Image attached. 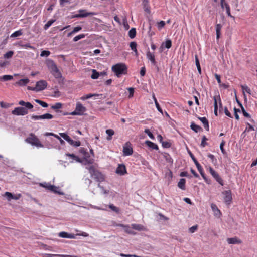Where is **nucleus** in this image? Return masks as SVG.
<instances>
[{
  "label": "nucleus",
  "mask_w": 257,
  "mask_h": 257,
  "mask_svg": "<svg viewBox=\"0 0 257 257\" xmlns=\"http://www.w3.org/2000/svg\"><path fill=\"white\" fill-rule=\"evenodd\" d=\"M46 65L51 73L56 78H61L62 75L54 61L51 59H47L46 61Z\"/></svg>",
  "instance_id": "obj_1"
},
{
  "label": "nucleus",
  "mask_w": 257,
  "mask_h": 257,
  "mask_svg": "<svg viewBox=\"0 0 257 257\" xmlns=\"http://www.w3.org/2000/svg\"><path fill=\"white\" fill-rule=\"evenodd\" d=\"M86 168L89 170L91 176L97 182H101L105 180V176L99 170H96L93 166L86 167Z\"/></svg>",
  "instance_id": "obj_2"
},
{
  "label": "nucleus",
  "mask_w": 257,
  "mask_h": 257,
  "mask_svg": "<svg viewBox=\"0 0 257 257\" xmlns=\"http://www.w3.org/2000/svg\"><path fill=\"white\" fill-rule=\"evenodd\" d=\"M112 70L117 77H120L122 74H127V68L124 63H118L112 67Z\"/></svg>",
  "instance_id": "obj_3"
},
{
  "label": "nucleus",
  "mask_w": 257,
  "mask_h": 257,
  "mask_svg": "<svg viewBox=\"0 0 257 257\" xmlns=\"http://www.w3.org/2000/svg\"><path fill=\"white\" fill-rule=\"evenodd\" d=\"M26 142L37 147H43L44 146L40 142L39 139L34 134L31 133L29 137L25 139Z\"/></svg>",
  "instance_id": "obj_4"
},
{
  "label": "nucleus",
  "mask_w": 257,
  "mask_h": 257,
  "mask_svg": "<svg viewBox=\"0 0 257 257\" xmlns=\"http://www.w3.org/2000/svg\"><path fill=\"white\" fill-rule=\"evenodd\" d=\"M39 185L42 187L46 188V189L59 195H63L64 193L62 192L57 191V189L59 188V187H56L54 185H51L50 183H40Z\"/></svg>",
  "instance_id": "obj_5"
},
{
  "label": "nucleus",
  "mask_w": 257,
  "mask_h": 257,
  "mask_svg": "<svg viewBox=\"0 0 257 257\" xmlns=\"http://www.w3.org/2000/svg\"><path fill=\"white\" fill-rule=\"evenodd\" d=\"M29 109L23 107H18L12 111V113L15 115H25L28 113Z\"/></svg>",
  "instance_id": "obj_6"
},
{
  "label": "nucleus",
  "mask_w": 257,
  "mask_h": 257,
  "mask_svg": "<svg viewBox=\"0 0 257 257\" xmlns=\"http://www.w3.org/2000/svg\"><path fill=\"white\" fill-rule=\"evenodd\" d=\"M222 193L224 196L223 199L224 203L227 205H230L232 200V193L231 190H229L224 191Z\"/></svg>",
  "instance_id": "obj_7"
},
{
  "label": "nucleus",
  "mask_w": 257,
  "mask_h": 257,
  "mask_svg": "<svg viewBox=\"0 0 257 257\" xmlns=\"http://www.w3.org/2000/svg\"><path fill=\"white\" fill-rule=\"evenodd\" d=\"M79 14L72 15L71 18L86 17L89 16H92L94 14V13L92 12H86L85 10H79Z\"/></svg>",
  "instance_id": "obj_8"
},
{
  "label": "nucleus",
  "mask_w": 257,
  "mask_h": 257,
  "mask_svg": "<svg viewBox=\"0 0 257 257\" xmlns=\"http://www.w3.org/2000/svg\"><path fill=\"white\" fill-rule=\"evenodd\" d=\"M133 153V148L131 146L129 142H126L123 148V153L124 156L131 155Z\"/></svg>",
  "instance_id": "obj_9"
},
{
  "label": "nucleus",
  "mask_w": 257,
  "mask_h": 257,
  "mask_svg": "<svg viewBox=\"0 0 257 257\" xmlns=\"http://www.w3.org/2000/svg\"><path fill=\"white\" fill-rule=\"evenodd\" d=\"M47 86V82L45 80H41L37 82L36 87L37 88V91H40L44 90Z\"/></svg>",
  "instance_id": "obj_10"
},
{
  "label": "nucleus",
  "mask_w": 257,
  "mask_h": 257,
  "mask_svg": "<svg viewBox=\"0 0 257 257\" xmlns=\"http://www.w3.org/2000/svg\"><path fill=\"white\" fill-rule=\"evenodd\" d=\"M115 172L120 175H124L126 174V169L124 164H119L116 168Z\"/></svg>",
  "instance_id": "obj_11"
},
{
  "label": "nucleus",
  "mask_w": 257,
  "mask_h": 257,
  "mask_svg": "<svg viewBox=\"0 0 257 257\" xmlns=\"http://www.w3.org/2000/svg\"><path fill=\"white\" fill-rule=\"evenodd\" d=\"M240 87L242 90L244 101H247V97L245 94V92L249 94H251V90L247 85H241Z\"/></svg>",
  "instance_id": "obj_12"
},
{
  "label": "nucleus",
  "mask_w": 257,
  "mask_h": 257,
  "mask_svg": "<svg viewBox=\"0 0 257 257\" xmlns=\"http://www.w3.org/2000/svg\"><path fill=\"white\" fill-rule=\"evenodd\" d=\"M59 236L62 238H76V235L74 234L68 233L66 232L62 231L59 233Z\"/></svg>",
  "instance_id": "obj_13"
},
{
  "label": "nucleus",
  "mask_w": 257,
  "mask_h": 257,
  "mask_svg": "<svg viewBox=\"0 0 257 257\" xmlns=\"http://www.w3.org/2000/svg\"><path fill=\"white\" fill-rule=\"evenodd\" d=\"M19 104L21 106H24L26 108L29 109L31 111H33V105L29 102H25L23 100H21L19 102Z\"/></svg>",
  "instance_id": "obj_14"
},
{
  "label": "nucleus",
  "mask_w": 257,
  "mask_h": 257,
  "mask_svg": "<svg viewBox=\"0 0 257 257\" xmlns=\"http://www.w3.org/2000/svg\"><path fill=\"white\" fill-rule=\"evenodd\" d=\"M76 109L78 112L80 113V115H83L86 110V108L80 102L76 104Z\"/></svg>",
  "instance_id": "obj_15"
},
{
  "label": "nucleus",
  "mask_w": 257,
  "mask_h": 257,
  "mask_svg": "<svg viewBox=\"0 0 257 257\" xmlns=\"http://www.w3.org/2000/svg\"><path fill=\"white\" fill-rule=\"evenodd\" d=\"M146 56H147V58L149 60H150V61L151 62V63L153 65H154V66H156L157 62H156V61L155 60V56H154V54L151 53L149 51H148L147 52Z\"/></svg>",
  "instance_id": "obj_16"
},
{
  "label": "nucleus",
  "mask_w": 257,
  "mask_h": 257,
  "mask_svg": "<svg viewBox=\"0 0 257 257\" xmlns=\"http://www.w3.org/2000/svg\"><path fill=\"white\" fill-rule=\"evenodd\" d=\"M117 226L123 227L125 232L128 234L132 235L136 234V233L128 225H125L122 224H118L117 225Z\"/></svg>",
  "instance_id": "obj_17"
},
{
  "label": "nucleus",
  "mask_w": 257,
  "mask_h": 257,
  "mask_svg": "<svg viewBox=\"0 0 257 257\" xmlns=\"http://www.w3.org/2000/svg\"><path fill=\"white\" fill-rule=\"evenodd\" d=\"M227 242L229 244H240L241 243V241L240 239H238L236 237H232V238H228L227 239Z\"/></svg>",
  "instance_id": "obj_18"
},
{
  "label": "nucleus",
  "mask_w": 257,
  "mask_h": 257,
  "mask_svg": "<svg viewBox=\"0 0 257 257\" xmlns=\"http://www.w3.org/2000/svg\"><path fill=\"white\" fill-rule=\"evenodd\" d=\"M60 136L68 142L70 145L73 143V140L66 133H59Z\"/></svg>",
  "instance_id": "obj_19"
},
{
  "label": "nucleus",
  "mask_w": 257,
  "mask_h": 257,
  "mask_svg": "<svg viewBox=\"0 0 257 257\" xmlns=\"http://www.w3.org/2000/svg\"><path fill=\"white\" fill-rule=\"evenodd\" d=\"M212 176L219 184H220L221 186H223L224 185L223 180L222 179V178L217 172L214 173V174L212 175Z\"/></svg>",
  "instance_id": "obj_20"
},
{
  "label": "nucleus",
  "mask_w": 257,
  "mask_h": 257,
  "mask_svg": "<svg viewBox=\"0 0 257 257\" xmlns=\"http://www.w3.org/2000/svg\"><path fill=\"white\" fill-rule=\"evenodd\" d=\"M145 144L150 148H152V149H154L156 150H158L159 149V147L157 144L155 143L149 141L147 140L145 141Z\"/></svg>",
  "instance_id": "obj_21"
},
{
  "label": "nucleus",
  "mask_w": 257,
  "mask_h": 257,
  "mask_svg": "<svg viewBox=\"0 0 257 257\" xmlns=\"http://www.w3.org/2000/svg\"><path fill=\"white\" fill-rule=\"evenodd\" d=\"M190 127L193 131H194L196 133H198V132L203 131V129L201 126L196 124L193 122H191Z\"/></svg>",
  "instance_id": "obj_22"
},
{
  "label": "nucleus",
  "mask_w": 257,
  "mask_h": 257,
  "mask_svg": "<svg viewBox=\"0 0 257 257\" xmlns=\"http://www.w3.org/2000/svg\"><path fill=\"white\" fill-rule=\"evenodd\" d=\"M211 207L215 216L219 217L221 215V211L215 204H212Z\"/></svg>",
  "instance_id": "obj_23"
},
{
  "label": "nucleus",
  "mask_w": 257,
  "mask_h": 257,
  "mask_svg": "<svg viewBox=\"0 0 257 257\" xmlns=\"http://www.w3.org/2000/svg\"><path fill=\"white\" fill-rule=\"evenodd\" d=\"M137 43L135 41L131 42L130 44V48L135 52V56L137 57L138 56L139 54L137 50Z\"/></svg>",
  "instance_id": "obj_24"
},
{
  "label": "nucleus",
  "mask_w": 257,
  "mask_h": 257,
  "mask_svg": "<svg viewBox=\"0 0 257 257\" xmlns=\"http://www.w3.org/2000/svg\"><path fill=\"white\" fill-rule=\"evenodd\" d=\"M222 26L220 24H217L215 26V29L216 32V38L218 39L220 37L221 34V30Z\"/></svg>",
  "instance_id": "obj_25"
},
{
  "label": "nucleus",
  "mask_w": 257,
  "mask_h": 257,
  "mask_svg": "<svg viewBox=\"0 0 257 257\" xmlns=\"http://www.w3.org/2000/svg\"><path fill=\"white\" fill-rule=\"evenodd\" d=\"M185 183L186 180L184 178L180 179V181L178 183V187L183 190H185Z\"/></svg>",
  "instance_id": "obj_26"
},
{
  "label": "nucleus",
  "mask_w": 257,
  "mask_h": 257,
  "mask_svg": "<svg viewBox=\"0 0 257 257\" xmlns=\"http://www.w3.org/2000/svg\"><path fill=\"white\" fill-rule=\"evenodd\" d=\"M132 228L138 231H142L144 230V226L138 224H132Z\"/></svg>",
  "instance_id": "obj_27"
},
{
  "label": "nucleus",
  "mask_w": 257,
  "mask_h": 257,
  "mask_svg": "<svg viewBox=\"0 0 257 257\" xmlns=\"http://www.w3.org/2000/svg\"><path fill=\"white\" fill-rule=\"evenodd\" d=\"M29 82V80L28 78L21 79L19 81H17L16 84L20 86H25Z\"/></svg>",
  "instance_id": "obj_28"
},
{
  "label": "nucleus",
  "mask_w": 257,
  "mask_h": 257,
  "mask_svg": "<svg viewBox=\"0 0 257 257\" xmlns=\"http://www.w3.org/2000/svg\"><path fill=\"white\" fill-rule=\"evenodd\" d=\"M164 48L170 49L172 47V41L170 39H167L165 42L162 43Z\"/></svg>",
  "instance_id": "obj_29"
},
{
  "label": "nucleus",
  "mask_w": 257,
  "mask_h": 257,
  "mask_svg": "<svg viewBox=\"0 0 257 257\" xmlns=\"http://www.w3.org/2000/svg\"><path fill=\"white\" fill-rule=\"evenodd\" d=\"M148 0H143V5L144 6V11L148 13H150V8L148 5Z\"/></svg>",
  "instance_id": "obj_30"
},
{
  "label": "nucleus",
  "mask_w": 257,
  "mask_h": 257,
  "mask_svg": "<svg viewBox=\"0 0 257 257\" xmlns=\"http://www.w3.org/2000/svg\"><path fill=\"white\" fill-rule=\"evenodd\" d=\"M106 133L108 135L107 140H110L112 139V136L114 134V131L112 129H107L106 131Z\"/></svg>",
  "instance_id": "obj_31"
},
{
  "label": "nucleus",
  "mask_w": 257,
  "mask_h": 257,
  "mask_svg": "<svg viewBox=\"0 0 257 257\" xmlns=\"http://www.w3.org/2000/svg\"><path fill=\"white\" fill-rule=\"evenodd\" d=\"M195 63L197 66V70L200 74H201V69L200 65V62L199 59L198 58V56L197 55H195Z\"/></svg>",
  "instance_id": "obj_32"
},
{
  "label": "nucleus",
  "mask_w": 257,
  "mask_h": 257,
  "mask_svg": "<svg viewBox=\"0 0 257 257\" xmlns=\"http://www.w3.org/2000/svg\"><path fill=\"white\" fill-rule=\"evenodd\" d=\"M92 74L91 76V77L92 79H96L99 78V72H98L96 70L92 69Z\"/></svg>",
  "instance_id": "obj_33"
},
{
  "label": "nucleus",
  "mask_w": 257,
  "mask_h": 257,
  "mask_svg": "<svg viewBox=\"0 0 257 257\" xmlns=\"http://www.w3.org/2000/svg\"><path fill=\"white\" fill-rule=\"evenodd\" d=\"M136 30L134 28H132L128 32V36L131 39H133L136 37Z\"/></svg>",
  "instance_id": "obj_34"
},
{
  "label": "nucleus",
  "mask_w": 257,
  "mask_h": 257,
  "mask_svg": "<svg viewBox=\"0 0 257 257\" xmlns=\"http://www.w3.org/2000/svg\"><path fill=\"white\" fill-rule=\"evenodd\" d=\"M23 34V30L20 29L19 30L16 31L12 33L11 35V37L14 38L20 36Z\"/></svg>",
  "instance_id": "obj_35"
},
{
  "label": "nucleus",
  "mask_w": 257,
  "mask_h": 257,
  "mask_svg": "<svg viewBox=\"0 0 257 257\" xmlns=\"http://www.w3.org/2000/svg\"><path fill=\"white\" fill-rule=\"evenodd\" d=\"M13 78V76L10 75H5L0 77V80L4 81H9Z\"/></svg>",
  "instance_id": "obj_36"
},
{
  "label": "nucleus",
  "mask_w": 257,
  "mask_h": 257,
  "mask_svg": "<svg viewBox=\"0 0 257 257\" xmlns=\"http://www.w3.org/2000/svg\"><path fill=\"white\" fill-rule=\"evenodd\" d=\"M55 21L56 20L55 19H51L49 20L44 26V30L48 29Z\"/></svg>",
  "instance_id": "obj_37"
},
{
  "label": "nucleus",
  "mask_w": 257,
  "mask_h": 257,
  "mask_svg": "<svg viewBox=\"0 0 257 257\" xmlns=\"http://www.w3.org/2000/svg\"><path fill=\"white\" fill-rule=\"evenodd\" d=\"M35 101L36 103L40 104V105H41L43 107L46 108V107H48V104L46 102L43 101L41 100L35 99Z\"/></svg>",
  "instance_id": "obj_38"
},
{
  "label": "nucleus",
  "mask_w": 257,
  "mask_h": 257,
  "mask_svg": "<svg viewBox=\"0 0 257 257\" xmlns=\"http://www.w3.org/2000/svg\"><path fill=\"white\" fill-rule=\"evenodd\" d=\"M213 99L214 101V114L216 116H217V110H218V105H217V101L216 99V96H214L213 97Z\"/></svg>",
  "instance_id": "obj_39"
},
{
  "label": "nucleus",
  "mask_w": 257,
  "mask_h": 257,
  "mask_svg": "<svg viewBox=\"0 0 257 257\" xmlns=\"http://www.w3.org/2000/svg\"><path fill=\"white\" fill-rule=\"evenodd\" d=\"M5 196L8 198L9 200L14 199L18 200L19 198H14V195L10 192H6Z\"/></svg>",
  "instance_id": "obj_40"
},
{
  "label": "nucleus",
  "mask_w": 257,
  "mask_h": 257,
  "mask_svg": "<svg viewBox=\"0 0 257 257\" xmlns=\"http://www.w3.org/2000/svg\"><path fill=\"white\" fill-rule=\"evenodd\" d=\"M14 51H9L8 52H7V53H6L4 55V57L5 58V59H9V58H11L13 55H14Z\"/></svg>",
  "instance_id": "obj_41"
},
{
  "label": "nucleus",
  "mask_w": 257,
  "mask_h": 257,
  "mask_svg": "<svg viewBox=\"0 0 257 257\" xmlns=\"http://www.w3.org/2000/svg\"><path fill=\"white\" fill-rule=\"evenodd\" d=\"M19 45L21 47H23V48H30V49H33V50H34L35 49V48L34 46H31L30 43H26L25 44H22L19 43Z\"/></svg>",
  "instance_id": "obj_42"
},
{
  "label": "nucleus",
  "mask_w": 257,
  "mask_h": 257,
  "mask_svg": "<svg viewBox=\"0 0 257 257\" xmlns=\"http://www.w3.org/2000/svg\"><path fill=\"white\" fill-rule=\"evenodd\" d=\"M225 142L224 140H222L220 145V149L221 150V152L224 155H226V152L225 151V149H224V146L225 145Z\"/></svg>",
  "instance_id": "obj_43"
},
{
  "label": "nucleus",
  "mask_w": 257,
  "mask_h": 257,
  "mask_svg": "<svg viewBox=\"0 0 257 257\" xmlns=\"http://www.w3.org/2000/svg\"><path fill=\"white\" fill-rule=\"evenodd\" d=\"M144 132L148 135V136L151 139H155V137L153 135V134L150 132V130L148 128H146L144 131Z\"/></svg>",
  "instance_id": "obj_44"
},
{
  "label": "nucleus",
  "mask_w": 257,
  "mask_h": 257,
  "mask_svg": "<svg viewBox=\"0 0 257 257\" xmlns=\"http://www.w3.org/2000/svg\"><path fill=\"white\" fill-rule=\"evenodd\" d=\"M62 104L61 103L58 102L55 103L54 105L51 106L52 109H59L62 107Z\"/></svg>",
  "instance_id": "obj_45"
},
{
  "label": "nucleus",
  "mask_w": 257,
  "mask_h": 257,
  "mask_svg": "<svg viewBox=\"0 0 257 257\" xmlns=\"http://www.w3.org/2000/svg\"><path fill=\"white\" fill-rule=\"evenodd\" d=\"M85 37V34H80L79 35L76 36V37H75L73 38V41L74 42L78 41V40H79L82 38H84Z\"/></svg>",
  "instance_id": "obj_46"
},
{
  "label": "nucleus",
  "mask_w": 257,
  "mask_h": 257,
  "mask_svg": "<svg viewBox=\"0 0 257 257\" xmlns=\"http://www.w3.org/2000/svg\"><path fill=\"white\" fill-rule=\"evenodd\" d=\"M31 119L33 120H39V119H44V117L43 116V114L41 115H33L31 116Z\"/></svg>",
  "instance_id": "obj_47"
},
{
  "label": "nucleus",
  "mask_w": 257,
  "mask_h": 257,
  "mask_svg": "<svg viewBox=\"0 0 257 257\" xmlns=\"http://www.w3.org/2000/svg\"><path fill=\"white\" fill-rule=\"evenodd\" d=\"M99 94H91V93H90V94L86 95L85 96H84L83 97H82V99H83V100L88 99L89 98H91L93 96H99Z\"/></svg>",
  "instance_id": "obj_48"
},
{
  "label": "nucleus",
  "mask_w": 257,
  "mask_h": 257,
  "mask_svg": "<svg viewBox=\"0 0 257 257\" xmlns=\"http://www.w3.org/2000/svg\"><path fill=\"white\" fill-rule=\"evenodd\" d=\"M162 145L163 148H169L171 147V143L167 141H163L162 142Z\"/></svg>",
  "instance_id": "obj_49"
},
{
  "label": "nucleus",
  "mask_w": 257,
  "mask_h": 257,
  "mask_svg": "<svg viewBox=\"0 0 257 257\" xmlns=\"http://www.w3.org/2000/svg\"><path fill=\"white\" fill-rule=\"evenodd\" d=\"M241 111L242 112L243 115L244 117H247V118H250V117H251L250 115L245 111L243 106L242 107H241Z\"/></svg>",
  "instance_id": "obj_50"
},
{
  "label": "nucleus",
  "mask_w": 257,
  "mask_h": 257,
  "mask_svg": "<svg viewBox=\"0 0 257 257\" xmlns=\"http://www.w3.org/2000/svg\"><path fill=\"white\" fill-rule=\"evenodd\" d=\"M201 176L203 177V178L204 179V180H205V182L208 184H210L211 183V181L210 179H208L207 177L206 176L204 172H203L201 174H200Z\"/></svg>",
  "instance_id": "obj_51"
},
{
  "label": "nucleus",
  "mask_w": 257,
  "mask_h": 257,
  "mask_svg": "<svg viewBox=\"0 0 257 257\" xmlns=\"http://www.w3.org/2000/svg\"><path fill=\"white\" fill-rule=\"evenodd\" d=\"M207 140V139L206 138V136H203L201 143V146L202 147H204L206 145H207V143L206 142Z\"/></svg>",
  "instance_id": "obj_52"
},
{
  "label": "nucleus",
  "mask_w": 257,
  "mask_h": 257,
  "mask_svg": "<svg viewBox=\"0 0 257 257\" xmlns=\"http://www.w3.org/2000/svg\"><path fill=\"white\" fill-rule=\"evenodd\" d=\"M195 164L196 165V167L200 174L204 172L202 167H201V166L200 165L198 162L195 163Z\"/></svg>",
  "instance_id": "obj_53"
},
{
  "label": "nucleus",
  "mask_w": 257,
  "mask_h": 257,
  "mask_svg": "<svg viewBox=\"0 0 257 257\" xmlns=\"http://www.w3.org/2000/svg\"><path fill=\"white\" fill-rule=\"evenodd\" d=\"M164 157L167 162L169 163H173V159L171 158L170 155L168 154H166L164 156Z\"/></svg>",
  "instance_id": "obj_54"
},
{
  "label": "nucleus",
  "mask_w": 257,
  "mask_h": 257,
  "mask_svg": "<svg viewBox=\"0 0 257 257\" xmlns=\"http://www.w3.org/2000/svg\"><path fill=\"white\" fill-rule=\"evenodd\" d=\"M68 114H70V115H80V113H78V111L76 110V109L75 108V111L69 113H63V115H68Z\"/></svg>",
  "instance_id": "obj_55"
},
{
  "label": "nucleus",
  "mask_w": 257,
  "mask_h": 257,
  "mask_svg": "<svg viewBox=\"0 0 257 257\" xmlns=\"http://www.w3.org/2000/svg\"><path fill=\"white\" fill-rule=\"evenodd\" d=\"M198 227V226L197 225H195L192 226L191 227H190L189 229V232L192 233H194L197 230Z\"/></svg>",
  "instance_id": "obj_56"
},
{
  "label": "nucleus",
  "mask_w": 257,
  "mask_h": 257,
  "mask_svg": "<svg viewBox=\"0 0 257 257\" xmlns=\"http://www.w3.org/2000/svg\"><path fill=\"white\" fill-rule=\"evenodd\" d=\"M50 54V51H49L48 50H43L41 52L40 55H41V56H42V57H43V56L47 57Z\"/></svg>",
  "instance_id": "obj_57"
},
{
  "label": "nucleus",
  "mask_w": 257,
  "mask_h": 257,
  "mask_svg": "<svg viewBox=\"0 0 257 257\" xmlns=\"http://www.w3.org/2000/svg\"><path fill=\"white\" fill-rule=\"evenodd\" d=\"M109 208H110L112 210L115 212H118L119 211V209L117 207L114 206L113 204H110L109 206Z\"/></svg>",
  "instance_id": "obj_58"
},
{
  "label": "nucleus",
  "mask_w": 257,
  "mask_h": 257,
  "mask_svg": "<svg viewBox=\"0 0 257 257\" xmlns=\"http://www.w3.org/2000/svg\"><path fill=\"white\" fill-rule=\"evenodd\" d=\"M165 25V22L164 21H161L158 23V28L159 29H162Z\"/></svg>",
  "instance_id": "obj_59"
},
{
  "label": "nucleus",
  "mask_w": 257,
  "mask_h": 257,
  "mask_svg": "<svg viewBox=\"0 0 257 257\" xmlns=\"http://www.w3.org/2000/svg\"><path fill=\"white\" fill-rule=\"evenodd\" d=\"M44 119H51L53 118V116L50 113H45L43 114Z\"/></svg>",
  "instance_id": "obj_60"
},
{
  "label": "nucleus",
  "mask_w": 257,
  "mask_h": 257,
  "mask_svg": "<svg viewBox=\"0 0 257 257\" xmlns=\"http://www.w3.org/2000/svg\"><path fill=\"white\" fill-rule=\"evenodd\" d=\"M0 105H1V107L2 108H7L10 106V104L9 103H5V102L2 101L0 103Z\"/></svg>",
  "instance_id": "obj_61"
},
{
  "label": "nucleus",
  "mask_w": 257,
  "mask_h": 257,
  "mask_svg": "<svg viewBox=\"0 0 257 257\" xmlns=\"http://www.w3.org/2000/svg\"><path fill=\"white\" fill-rule=\"evenodd\" d=\"M188 153H189L190 156L191 157V159H192V160L193 161L194 163H195L198 162V161L196 160V159L195 158V157H194L193 154L191 153V152L190 150L188 151Z\"/></svg>",
  "instance_id": "obj_62"
},
{
  "label": "nucleus",
  "mask_w": 257,
  "mask_h": 257,
  "mask_svg": "<svg viewBox=\"0 0 257 257\" xmlns=\"http://www.w3.org/2000/svg\"><path fill=\"white\" fill-rule=\"evenodd\" d=\"M155 105L156 106V108L157 109V110L160 112L162 114H163V110L162 109V108H161L159 103L157 101H156V103H155Z\"/></svg>",
  "instance_id": "obj_63"
},
{
  "label": "nucleus",
  "mask_w": 257,
  "mask_h": 257,
  "mask_svg": "<svg viewBox=\"0 0 257 257\" xmlns=\"http://www.w3.org/2000/svg\"><path fill=\"white\" fill-rule=\"evenodd\" d=\"M224 113H225V115H227L228 117H229L230 118L232 117L231 113L228 110V109H227V108L226 107H225L224 108Z\"/></svg>",
  "instance_id": "obj_64"
}]
</instances>
